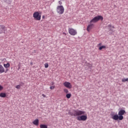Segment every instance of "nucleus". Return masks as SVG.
Returning a JSON list of instances; mask_svg holds the SVG:
<instances>
[{"instance_id":"nucleus-2","label":"nucleus","mask_w":128,"mask_h":128,"mask_svg":"<svg viewBox=\"0 0 128 128\" xmlns=\"http://www.w3.org/2000/svg\"><path fill=\"white\" fill-rule=\"evenodd\" d=\"M126 114V110L122 109L118 113H114V112H112L110 114L111 118L114 120H124V114Z\"/></svg>"},{"instance_id":"nucleus-38","label":"nucleus","mask_w":128,"mask_h":128,"mask_svg":"<svg viewBox=\"0 0 128 128\" xmlns=\"http://www.w3.org/2000/svg\"><path fill=\"white\" fill-rule=\"evenodd\" d=\"M110 30H112V29H110Z\"/></svg>"},{"instance_id":"nucleus-24","label":"nucleus","mask_w":128,"mask_h":128,"mask_svg":"<svg viewBox=\"0 0 128 128\" xmlns=\"http://www.w3.org/2000/svg\"><path fill=\"white\" fill-rule=\"evenodd\" d=\"M18 70H20V64H18Z\"/></svg>"},{"instance_id":"nucleus-12","label":"nucleus","mask_w":128,"mask_h":128,"mask_svg":"<svg viewBox=\"0 0 128 128\" xmlns=\"http://www.w3.org/2000/svg\"><path fill=\"white\" fill-rule=\"evenodd\" d=\"M2 72H4V68L2 65L0 64V74H2Z\"/></svg>"},{"instance_id":"nucleus-11","label":"nucleus","mask_w":128,"mask_h":128,"mask_svg":"<svg viewBox=\"0 0 128 128\" xmlns=\"http://www.w3.org/2000/svg\"><path fill=\"white\" fill-rule=\"evenodd\" d=\"M97 18V22H98V20H101V22H102L104 20V17L102 16L98 15L96 16Z\"/></svg>"},{"instance_id":"nucleus-18","label":"nucleus","mask_w":128,"mask_h":128,"mask_svg":"<svg viewBox=\"0 0 128 128\" xmlns=\"http://www.w3.org/2000/svg\"><path fill=\"white\" fill-rule=\"evenodd\" d=\"M66 98H72V94L68 93L66 94Z\"/></svg>"},{"instance_id":"nucleus-36","label":"nucleus","mask_w":128,"mask_h":128,"mask_svg":"<svg viewBox=\"0 0 128 128\" xmlns=\"http://www.w3.org/2000/svg\"><path fill=\"white\" fill-rule=\"evenodd\" d=\"M30 64L31 66H32V62H31L30 63Z\"/></svg>"},{"instance_id":"nucleus-28","label":"nucleus","mask_w":128,"mask_h":128,"mask_svg":"<svg viewBox=\"0 0 128 128\" xmlns=\"http://www.w3.org/2000/svg\"><path fill=\"white\" fill-rule=\"evenodd\" d=\"M58 4H60V6H62V2L60 1H58Z\"/></svg>"},{"instance_id":"nucleus-4","label":"nucleus","mask_w":128,"mask_h":128,"mask_svg":"<svg viewBox=\"0 0 128 128\" xmlns=\"http://www.w3.org/2000/svg\"><path fill=\"white\" fill-rule=\"evenodd\" d=\"M33 17L34 18V20H40L42 18V16L38 12H36L33 14Z\"/></svg>"},{"instance_id":"nucleus-14","label":"nucleus","mask_w":128,"mask_h":128,"mask_svg":"<svg viewBox=\"0 0 128 128\" xmlns=\"http://www.w3.org/2000/svg\"><path fill=\"white\" fill-rule=\"evenodd\" d=\"M4 2L8 4H12V0H3Z\"/></svg>"},{"instance_id":"nucleus-19","label":"nucleus","mask_w":128,"mask_h":128,"mask_svg":"<svg viewBox=\"0 0 128 128\" xmlns=\"http://www.w3.org/2000/svg\"><path fill=\"white\" fill-rule=\"evenodd\" d=\"M102 48H106V46H102L99 47L98 50H102Z\"/></svg>"},{"instance_id":"nucleus-29","label":"nucleus","mask_w":128,"mask_h":128,"mask_svg":"<svg viewBox=\"0 0 128 128\" xmlns=\"http://www.w3.org/2000/svg\"><path fill=\"white\" fill-rule=\"evenodd\" d=\"M108 28H112V24H108Z\"/></svg>"},{"instance_id":"nucleus-9","label":"nucleus","mask_w":128,"mask_h":128,"mask_svg":"<svg viewBox=\"0 0 128 128\" xmlns=\"http://www.w3.org/2000/svg\"><path fill=\"white\" fill-rule=\"evenodd\" d=\"M85 66L88 67V70H90V72H92V64H90V63L86 62H85Z\"/></svg>"},{"instance_id":"nucleus-34","label":"nucleus","mask_w":128,"mask_h":128,"mask_svg":"<svg viewBox=\"0 0 128 128\" xmlns=\"http://www.w3.org/2000/svg\"><path fill=\"white\" fill-rule=\"evenodd\" d=\"M46 18V16H42V18Z\"/></svg>"},{"instance_id":"nucleus-8","label":"nucleus","mask_w":128,"mask_h":128,"mask_svg":"<svg viewBox=\"0 0 128 128\" xmlns=\"http://www.w3.org/2000/svg\"><path fill=\"white\" fill-rule=\"evenodd\" d=\"M6 32V26L4 24L0 25V34H4Z\"/></svg>"},{"instance_id":"nucleus-22","label":"nucleus","mask_w":128,"mask_h":128,"mask_svg":"<svg viewBox=\"0 0 128 128\" xmlns=\"http://www.w3.org/2000/svg\"><path fill=\"white\" fill-rule=\"evenodd\" d=\"M44 68H48V63H46L44 64Z\"/></svg>"},{"instance_id":"nucleus-27","label":"nucleus","mask_w":128,"mask_h":128,"mask_svg":"<svg viewBox=\"0 0 128 128\" xmlns=\"http://www.w3.org/2000/svg\"><path fill=\"white\" fill-rule=\"evenodd\" d=\"M56 88V86H50V90H54Z\"/></svg>"},{"instance_id":"nucleus-23","label":"nucleus","mask_w":128,"mask_h":128,"mask_svg":"<svg viewBox=\"0 0 128 128\" xmlns=\"http://www.w3.org/2000/svg\"><path fill=\"white\" fill-rule=\"evenodd\" d=\"M16 88H18V90H20V85L18 84L16 86Z\"/></svg>"},{"instance_id":"nucleus-31","label":"nucleus","mask_w":128,"mask_h":128,"mask_svg":"<svg viewBox=\"0 0 128 128\" xmlns=\"http://www.w3.org/2000/svg\"><path fill=\"white\" fill-rule=\"evenodd\" d=\"M42 96H43V98H46V96L44 94H42Z\"/></svg>"},{"instance_id":"nucleus-16","label":"nucleus","mask_w":128,"mask_h":128,"mask_svg":"<svg viewBox=\"0 0 128 128\" xmlns=\"http://www.w3.org/2000/svg\"><path fill=\"white\" fill-rule=\"evenodd\" d=\"M4 66L6 68H10V63L8 62L6 64H4Z\"/></svg>"},{"instance_id":"nucleus-35","label":"nucleus","mask_w":128,"mask_h":128,"mask_svg":"<svg viewBox=\"0 0 128 128\" xmlns=\"http://www.w3.org/2000/svg\"><path fill=\"white\" fill-rule=\"evenodd\" d=\"M98 46H102V43H100L99 44H98Z\"/></svg>"},{"instance_id":"nucleus-10","label":"nucleus","mask_w":128,"mask_h":128,"mask_svg":"<svg viewBox=\"0 0 128 128\" xmlns=\"http://www.w3.org/2000/svg\"><path fill=\"white\" fill-rule=\"evenodd\" d=\"M96 22H98V18L96 16L92 18L90 22V24H96Z\"/></svg>"},{"instance_id":"nucleus-25","label":"nucleus","mask_w":128,"mask_h":128,"mask_svg":"<svg viewBox=\"0 0 128 128\" xmlns=\"http://www.w3.org/2000/svg\"><path fill=\"white\" fill-rule=\"evenodd\" d=\"M24 85V83L22 82H20V86H22Z\"/></svg>"},{"instance_id":"nucleus-6","label":"nucleus","mask_w":128,"mask_h":128,"mask_svg":"<svg viewBox=\"0 0 128 128\" xmlns=\"http://www.w3.org/2000/svg\"><path fill=\"white\" fill-rule=\"evenodd\" d=\"M64 86H66V88H72L70 82H65L64 83Z\"/></svg>"},{"instance_id":"nucleus-3","label":"nucleus","mask_w":128,"mask_h":128,"mask_svg":"<svg viewBox=\"0 0 128 128\" xmlns=\"http://www.w3.org/2000/svg\"><path fill=\"white\" fill-rule=\"evenodd\" d=\"M56 10L59 14H62L64 12V8L62 6H58L56 8Z\"/></svg>"},{"instance_id":"nucleus-1","label":"nucleus","mask_w":128,"mask_h":128,"mask_svg":"<svg viewBox=\"0 0 128 128\" xmlns=\"http://www.w3.org/2000/svg\"><path fill=\"white\" fill-rule=\"evenodd\" d=\"M74 112L70 110L68 112V114H70V116H77L76 120L79 122H86V120H88V116L84 115V114H86V112L78 110H74Z\"/></svg>"},{"instance_id":"nucleus-13","label":"nucleus","mask_w":128,"mask_h":128,"mask_svg":"<svg viewBox=\"0 0 128 128\" xmlns=\"http://www.w3.org/2000/svg\"><path fill=\"white\" fill-rule=\"evenodd\" d=\"M39 122H40V121L38 119H36L33 122V124H34L35 126H38Z\"/></svg>"},{"instance_id":"nucleus-21","label":"nucleus","mask_w":128,"mask_h":128,"mask_svg":"<svg viewBox=\"0 0 128 128\" xmlns=\"http://www.w3.org/2000/svg\"><path fill=\"white\" fill-rule=\"evenodd\" d=\"M64 92H65L66 94H68V89H66V88L64 89Z\"/></svg>"},{"instance_id":"nucleus-26","label":"nucleus","mask_w":128,"mask_h":128,"mask_svg":"<svg viewBox=\"0 0 128 128\" xmlns=\"http://www.w3.org/2000/svg\"><path fill=\"white\" fill-rule=\"evenodd\" d=\"M2 90H4V86H2V85H0V91Z\"/></svg>"},{"instance_id":"nucleus-5","label":"nucleus","mask_w":128,"mask_h":128,"mask_svg":"<svg viewBox=\"0 0 128 128\" xmlns=\"http://www.w3.org/2000/svg\"><path fill=\"white\" fill-rule=\"evenodd\" d=\"M68 32H69L70 34H71V36H76V34H78L76 31L73 28H69Z\"/></svg>"},{"instance_id":"nucleus-30","label":"nucleus","mask_w":128,"mask_h":128,"mask_svg":"<svg viewBox=\"0 0 128 128\" xmlns=\"http://www.w3.org/2000/svg\"><path fill=\"white\" fill-rule=\"evenodd\" d=\"M8 70V69H6V71L4 70V72H5V74H6Z\"/></svg>"},{"instance_id":"nucleus-20","label":"nucleus","mask_w":128,"mask_h":128,"mask_svg":"<svg viewBox=\"0 0 128 128\" xmlns=\"http://www.w3.org/2000/svg\"><path fill=\"white\" fill-rule=\"evenodd\" d=\"M122 82H128V78H122Z\"/></svg>"},{"instance_id":"nucleus-37","label":"nucleus","mask_w":128,"mask_h":128,"mask_svg":"<svg viewBox=\"0 0 128 128\" xmlns=\"http://www.w3.org/2000/svg\"><path fill=\"white\" fill-rule=\"evenodd\" d=\"M112 28H114V26H112Z\"/></svg>"},{"instance_id":"nucleus-32","label":"nucleus","mask_w":128,"mask_h":128,"mask_svg":"<svg viewBox=\"0 0 128 128\" xmlns=\"http://www.w3.org/2000/svg\"><path fill=\"white\" fill-rule=\"evenodd\" d=\"M51 84H52V86H54V82H51Z\"/></svg>"},{"instance_id":"nucleus-15","label":"nucleus","mask_w":128,"mask_h":128,"mask_svg":"<svg viewBox=\"0 0 128 128\" xmlns=\"http://www.w3.org/2000/svg\"><path fill=\"white\" fill-rule=\"evenodd\" d=\"M6 94L4 92H2L0 94V98H6Z\"/></svg>"},{"instance_id":"nucleus-17","label":"nucleus","mask_w":128,"mask_h":128,"mask_svg":"<svg viewBox=\"0 0 128 128\" xmlns=\"http://www.w3.org/2000/svg\"><path fill=\"white\" fill-rule=\"evenodd\" d=\"M40 128H48V125L44 124H41L40 125Z\"/></svg>"},{"instance_id":"nucleus-33","label":"nucleus","mask_w":128,"mask_h":128,"mask_svg":"<svg viewBox=\"0 0 128 128\" xmlns=\"http://www.w3.org/2000/svg\"><path fill=\"white\" fill-rule=\"evenodd\" d=\"M62 34H64V36H66V33L64 32L62 33Z\"/></svg>"},{"instance_id":"nucleus-7","label":"nucleus","mask_w":128,"mask_h":128,"mask_svg":"<svg viewBox=\"0 0 128 128\" xmlns=\"http://www.w3.org/2000/svg\"><path fill=\"white\" fill-rule=\"evenodd\" d=\"M94 24L90 23L89 24L86 28V30L88 32H90V30H92L94 28Z\"/></svg>"}]
</instances>
